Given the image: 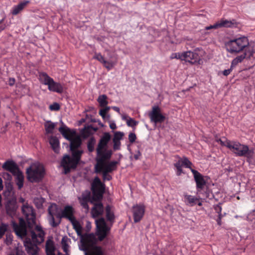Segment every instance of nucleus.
<instances>
[{"instance_id":"nucleus-1","label":"nucleus","mask_w":255,"mask_h":255,"mask_svg":"<svg viewBox=\"0 0 255 255\" xmlns=\"http://www.w3.org/2000/svg\"><path fill=\"white\" fill-rule=\"evenodd\" d=\"M62 126L58 129L63 136L70 141V149L72 157L65 154L61 161V166L64 168V173L66 174L71 170L76 168L80 162V135H78L75 129H71L66 127L62 121Z\"/></svg>"},{"instance_id":"nucleus-2","label":"nucleus","mask_w":255,"mask_h":255,"mask_svg":"<svg viewBox=\"0 0 255 255\" xmlns=\"http://www.w3.org/2000/svg\"><path fill=\"white\" fill-rule=\"evenodd\" d=\"M12 226L15 234L20 238L25 237L24 241V246L27 253L29 255H38L39 248L38 245L42 243L44 240L45 233L41 226H36L35 232L30 231L31 238L26 237L27 235L26 224L23 218L19 219L18 224L14 221L11 222Z\"/></svg>"},{"instance_id":"nucleus-3","label":"nucleus","mask_w":255,"mask_h":255,"mask_svg":"<svg viewBox=\"0 0 255 255\" xmlns=\"http://www.w3.org/2000/svg\"><path fill=\"white\" fill-rule=\"evenodd\" d=\"M44 169L39 163L32 164L26 169L27 178L31 182H39L44 176Z\"/></svg>"},{"instance_id":"nucleus-4","label":"nucleus","mask_w":255,"mask_h":255,"mask_svg":"<svg viewBox=\"0 0 255 255\" xmlns=\"http://www.w3.org/2000/svg\"><path fill=\"white\" fill-rule=\"evenodd\" d=\"M74 210L71 206H66L63 210L60 212V215H58L60 217V220L62 218H66L69 220L72 224L74 228L76 231L77 235L80 236V223L77 221L74 216Z\"/></svg>"},{"instance_id":"nucleus-5","label":"nucleus","mask_w":255,"mask_h":255,"mask_svg":"<svg viewBox=\"0 0 255 255\" xmlns=\"http://www.w3.org/2000/svg\"><path fill=\"white\" fill-rule=\"evenodd\" d=\"M22 212L25 217L28 228L33 230V228L36 226V214L34 212L33 208L27 203L24 204L22 207Z\"/></svg>"},{"instance_id":"nucleus-6","label":"nucleus","mask_w":255,"mask_h":255,"mask_svg":"<svg viewBox=\"0 0 255 255\" xmlns=\"http://www.w3.org/2000/svg\"><path fill=\"white\" fill-rule=\"evenodd\" d=\"M48 220L50 224L53 227H56L60 223V212L58 206L54 203L51 204L48 208Z\"/></svg>"},{"instance_id":"nucleus-7","label":"nucleus","mask_w":255,"mask_h":255,"mask_svg":"<svg viewBox=\"0 0 255 255\" xmlns=\"http://www.w3.org/2000/svg\"><path fill=\"white\" fill-rule=\"evenodd\" d=\"M2 168L5 170L8 171L12 174L19 170L18 166L13 160L6 161L2 164Z\"/></svg>"},{"instance_id":"nucleus-8","label":"nucleus","mask_w":255,"mask_h":255,"mask_svg":"<svg viewBox=\"0 0 255 255\" xmlns=\"http://www.w3.org/2000/svg\"><path fill=\"white\" fill-rule=\"evenodd\" d=\"M17 208L16 204L13 201H9L5 205L6 213L11 217L16 215Z\"/></svg>"},{"instance_id":"nucleus-9","label":"nucleus","mask_w":255,"mask_h":255,"mask_svg":"<svg viewBox=\"0 0 255 255\" xmlns=\"http://www.w3.org/2000/svg\"><path fill=\"white\" fill-rule=\"evenodd\" d=\"M49 142L54 151L58 153L59 152V141L58 139L54 136H51L49 138Z\"/></svg>"},{"instance_id":"nucleus-10","label":"nucleus","mask_w":255,"mask_h":255,"mask_svg":"<svg viewBox=\"0 0 255 255\" xmlns=\"http://www.w3.org/2000/svg\"><path fill=\"white\" fill-rule=\"evenodd\" d=\"M48 89L50 91H52L54 92H56L58 93H62L63 91V88L62 85L58 83L55 82L53 79H52V81L49 84Z\"/></svg>"},{"instance_id":"nucleus-11","label":"nucleus","mask_w":255,"mask_h":255,"mask_svg":"<svg viewBox=\"0 0 255 255\" xmlns=\"http://www.w3.org/2000/svg\"><path fill=\"white\" fill-rule=\"evenodd\" d=\"M13 175L15 176L16 183L18 186V189H20L23 187L24 180V176L22 172L19 169Z\"/></svg>"},{"instance_id":"nucleus-12","label":"nucleus","mask_w":255,"mask_h":255,"mask_svg":"<svg viewBox=\"0 0 255 255\" xmlns=\"http://www.w3.org/2000/svg\"><path fill=\"white\" fill-rule=\"evenodd\" d=\"M29 2L28 0L22 2L16 5L14 7L12 13L13 15H16L18 14L20 11H21L25 6Z\"/></svg>"},{"instance_id":"nucleus-13","label":"nucleus","mask_w":255,"mask_h":255,"mask_svg":"<svg viewBox=\"0 0 255 255\" xmlns=\"http://www.w3.org/2000/svg\"><path fill=\"white\" fill-rule=\"evenodd\" d=\"M52 79L45 73H41L39 74V80L44 85H48L50 82L52 81Z\"/></svg>"},{"instance_id":"nucleus-14","label":"nucleus","mask_w":255,"mask_h":255,"mask_svg":"<svg viewBox=\"0 0 255 255\" xmlns=\"http://www.w3.org/2000/svg\"><path fill=\"white\" fill-rule=\"evenodd\" d=\"M54 247L52 241H48L46 244V252L47 255H55Z\"/></svg>"},{"instance_id":"nucleus-15","label":"nucleus","mask_w":255,"mask_h":255,"mask_svg":"<svg viewBox=\"0 0 255 255\" xmlns=\"http://www.w3.org/2000/svg\"><path fill=\"white\" fill-rule=\"evenodd\" d=\"M55 126V124L51 123L50 121L46 122L44 125L46 133L47 134L52 133Z\"/></svg>"},{"instance_id":"nucleus-16","label":"nucleus","mask_w":255,"mask_h":255,"mask_svg":"<svg viewBox=\"0 0 255 255\" xmlns=\"http://www.w3.org/2000/svg\"><path fill=\"white\" fill-rule=\"evenodd\" d=\"M45 200L42 197H36L34 198L33 199V202L36 206V207L40 209L42 208L43 204Z\"/></svg>"},{"instance_id":"nucleus-17","label":"nucleus","mask_w":255,"mask_h":255,"mask_svg":"<svg viewBox=\"0 0 255 255\" xmlns=\"http://www.w3.org/2000/svg\"><path fill=\"white\" fill-rule=\"evenodd\" d=\"M7 226L5 224H2L0 227V239L1 238L5 232L7 230Z\"/></svg>"},{"instance_id":"nucleus-18","label":"nucleus","mask_w":255,"mask_h":255,"mask_svg":"<svg viewBox=\"0 0 255 255\" xmlns=\"http://www.w3.org/2000/svg\"><path fill=\"white\" fill-rule=\"evenodd\" d=\"M2 176L4 180H7L8 182H10L12 179L11 175L7 172L2 173Z\"/></svg>"},{"instance_id":"nucleus-19","label":"nucleus","mask_w":255,"mask_h":255,"mask_svg":"<svg viewBox=\"0 0 255 255\" xmlns=\"http://www.w3.org/2000/svg\"><path fill=\"white\" fill-rule=\"evenodd\" d=\"M49 109L51 111H58L60 109V105L57 103H54L49 106Z\"/></svg>"},{"instance_id":"nucleus-20","label":"nucleus","mask_w":255,"mask_h":255,"mask_svg":"<svg viewBox=\"0 0 255 255\" xmlns=\"http://www.w3.org/2000/svg\"><path fill=\"white\" fill-rule=\"evenodd\" d=\"M12 242V237L10 235H6V238L5 240L6 244L8 245L11 243Z\"/></svg>"},{"instance_id":"nucleus-21","label":"nucleus","mask_w":255,"mask_h":255,"mask_svg":"<svg viewBox=\"0 0 255 255\" xmlns=\"http://www.w3.org/2000/svg\"><path fill=\"white\" fill-rule=\"evenodd\" d=\"M15 83V79L14 78H10L9 79V81H8V84L10 85V86H13Z\"/></svg>"},{"instance_id":"nucleus-22","label":"nucleus","mask_w":255,"mask_h":255,"mask_svg":"<svg viewBox=\"0 0 255 255\" xmlns=\"http://www.w3.org/2000/svg\"><path fill=\"white\" fill-rule=\"evenodd\" d=\"M23 254V252L22 251H20L19 250H16V255H22Z\"/></svg>"},{"instance_id":"nucleus-23","label":"nucleus","mask_w":255,"mask_h":255,"mask_svg":"<svg viewBox=\"0 0 255 255\" xmlns=\"http://www.w3.org/2000/svg\"><path fill=\"white\" fill-rule=\"evenodd\" d=\"M3 189V185H2V180L1 178H0V191H1Z\"/></svg>"},{"instance_id":"nucleus-24","label":"nucleus","mask_w":255,"mask_h":255,"mask_svg":"<svg viewBox=\"0 0 255 255\" xmlns=\"http://www.w3.org/2000/svg\"><path fill=\"white\" fill-rule=\"evenodd\" d=\"M4 28H5V26L4 25H1V26H0V31H1V30H3Z\"/></svg>"},{"instance_id":"nucleus-25","label":"nucleus","mask_w":255,"mask_h":255,"mask_svg":"<svg viewBox=\"0 0 255 255\" xmlns=\"http://www.w3.org/2000/svg\"><path fill=\"white\" fill-rule=\"evenodd\" d=\"M1 199H2V197H1V195L0 194V207L2 206Z\"/></svg>"},{"instance_id":"nucleus-26","label":"nucleus","mask_w":255,"mask_h":255,"mask_svg":"<svg viewBox=\"0 0 255 255\" xmlns=\"http://www.w3.org/2000/svg\"><path fill=\"white\" fill-rule=\"evenodd\" d=\"M20 201H21V202H24V199L23 198H20Z\"/></svg>"},{"instance_id":"nucleus-27","label":"nucleus","mask_w":255,"mask_h":255,"mask_svg":"<svg viewBox=\"0 0 255 255\" xmlns=\"http://www.w3.org/2000/svg\"><path fill=\"white\" fill-rule=\"evenodd\" d=\"M3 19L0 20V24L2 22Z\"/></svg>"}]
</instances>
